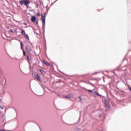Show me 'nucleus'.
Instances as JSON below:
<instances>
[{
	"mask_svg": "<svg viewBox=\"0 0 131 131\" xmlns=\"http://www.w3.org/2000/svg\"><path fill=\"white\" fill-rule=\"evenodd\" d=\"M19 29L21 31V33L23 35L25 38H26L28 40H29V37L27 34H26L25 30H22L21 29Z\"/></svg>",
	"mask_w": 131,
	"mask_h": 131,
	"instance_id": "1",
	"label": "nucleus"
},
{
	"mask_svg": "<svg viewBox=\"0 0 131 131\" xmlns=\"http://www.w3.org/2000/svg\"><path fill=\"white\" fill-rule=\"evenodd\" d=\"M19 2L21 5H22L24 3V5L27 6V5L29 3V2L28 0H21V1H19Z\"/></svg>",
	"mask_w": 131,
	"mask_h": 131,
	"instance_id": "2",
	"label": "nucleus"
},
{
	"mask_svg": "<svg viewBox=\"0 0 131 131\" xmlns=\"http://www.w3.org/2000/svg\"><path fill=\"white\" fill-rule=\"evenodd\" d=\"M34 75L38 81L40 82H42V80L41 79L40 77L38 74V73H35V74H34Z\"/></svg>",
	"mask_w": 131,
	"mask_h": 131,
	"instance_id": "3",
	"label": "nucleus"
},
{
	"mask_svg": "<svg viewBox=\"0 0 131 131\" xmlns=\"http://www.w3.org/2000/svg\"><path fill=\"white\" fill-rule=\"evenodd\" d=\"M41 19L43 22L42 25L43 26H44L45 24V14H44V16L41 14Z\"/></svg>",
	"mask_w": 131,
	"mask_h": 131,
	"instance_id": "4",
	"label": "nucleus"
},
{
	"mask_svg": "<svg viewBox=\"0 0 131 131\" xmlns=\"http://www.w3.org/2000/svg\"><path fill=\"white\" fill-rule=\"evenodd\" d=\"M39 70L42 75H44L46 74V72L43 70L41 69H39Z\"/></svg>",
	"mask_w": 131,
	"mask_h": 131,
	"instance_id": "5",
	"label": "nucleus"
},
{
	"mask_svg": "<svg viewBox=\"0 0 131 131\" xmlns=\"http://www.w3.org/2000/svg\"><path fill=\"white\" fill-rule=\"evenodd\" d=\"M43 62L46 65H47L48 66H50V64L48 62L46 61H45L44 60H43Z\"/></svg>",
	"mask_w": 131,
	"mask_h": 131,
	"instance_id": "6",
	"label": "nucleus"
},
{
	"mask_svg": "<svg viewBox=\"0 0 131 131\" xmlns=\"http://www.w3.org/2000/svg\"><path fill=\"white\" fill-rule=\"evenodd\" d=\"M72 95L71 94H69L67 96H65V98L70 99L72 97Z\"/></svg>",
	"mask_w": 131,
	"mask_h": 131,
	"instance_id": "7",
	"label": "nucleus"
},
{
	"mask_svg": "<svg viewBox=\"0 0 131 131\" xmlns=\"http://www.w3.org/2000/svg\"><path fill=\"white\" fill-rule=\"evenodd\" d=\"M36 20V18L34 16H33L31 17V21L32 22H34Z\"/></svg>",
	"mask_w": 131,
	"mask_h": 131,
	"instance_id": "8",
	"label": "nucleus"
},
{
	"mask_svg": "<svg viewBox=\"0 0 131 131\" xmlns=\"http://www.w3.org/2000/svg\"><path fill=\"white\" fill-rule=\"evenodd\" d=\"M106 105V107H109V104L108 102L105 103Z\"/></svg>",
	"mask_w": 131,
	"mask_h": 131,
	"instance_id": "9",
	"label": "nucleus"
},
{
	"mask_svg": "<svg viewBox=\"0 0 131 131\" xmlns=\"http://www.w3.org/2000/svg\"><path fill=\"white\" fill-rule=\"evenodd\" d=\"M20 45H21V49L23 50V44L21 42H20Z\"/></svg>",
	"mask_w": 131,
	"mask_h": 131,
	"instance_id": "10",
	"label": "nucleus"
},
{
	"mask_svg": "<svg viewBox=\"0 0 131 131\" xmlns=\"http://www.w3.org/2000/svg\"><path fill=\"white\" fill-rule=\"evenodd\" d=\"M28 46H26L25 47V48H26V50L27 51H29L28 49Z\"/></svg>",
	"mask_w": 131,
	"mask_h": 131,
	"instance_id": "11",
	"label": "nucleus"
},
{
	"mask_svg": "<svg viewBox=\"0 0 131 131\" xmlns=\"http://www.w3.org/2000/svg\"><path fill=\"white\" fill-rule=\"evenodd\" d=\"M23 52L24 56H25L26 54V53L24 50H23Z\"/></svg>",
	"mask_w": 131,
	"mask_h": 131,
	"instance_id": "12",
	"label": "nucleus"
},
{
	"mask_svg": "<svg viewBox=\"0 0 131 131\" xmlns=\"http://www.w3.org/2000/svg\"><path fill=\"white\" fill-rule=\"evenodd\" d=\"M87 91L89 92H93L91 90H88Z\"/></svg>",
	"mask_w": 131,
	"mask_h": 131,
	"instance_id": "13",
	"label": "nucleus"
},
{
	"mask_svg": "<svg viewBox=\"0 0 131 131\" xmlns=\"http://www.w3.org/2000/svg\"><path fill=\"white\" fill-rule=\"evenodd\" d=\"M6 130L5 129H0V131H6Z\"/></svg>",
	"mask_w": 131,
	"mask_h": 131,
	"instance_id": "14",
	"label": "nucleus"
},
{
	"mask_svg": "<svg viewBox=\"0 0 131 131\" xmlns=\"http://www.w3.org/2000/svg\"><path fill=\"white\" fill-rule=\"evenodd\" d=\"M27 59H28V60H29V58L28 56V55H27Z\"/></svg>",
	"mask_w": 131,
	"mask_h": 131,
	"instance_id": "15",
	"label": "nucleus"
},
{
	"mask_svg": "<svg viewBox=\"0 0 131 131\" xmlns=\"http://www.w3.org/2000/svg\"><path fill=\"white\" fill-rule=\"evenodd\" d=\"M99 117L100 118V117H101V116H102V115L101 114H99Z\"/></svg>",
	"mask_w": 131,
	"mask_h": 131,
	"instance_id": "16",
	"label": "nucleus"
},
{
	"mask_svg": "<svg viewBox=\"0 0 131 131\" xmlns=\"http://www.w3.org/2000/svg\"><path fill=\"white\" fill-rule=\"evenodd\" d=\"M95 94H96L98 96H100V94H98L96 92H95Z\"/></svg>",
	"mask_w": 131,
	"mask_h": 131,
	"instance_id": "17",
	"label": "nucleus"
},
{
	"mask_svg": "<svg viewBox=\"0 0 131 131\" xmlns=\"http://www.w3.org/2000/svg\"><path fill=\"white\" fill-rule=\"evenodd\" d=\"M37 16H40V14H39V13H37Z\"/></svg>",
	"mask_w": 131,
	"mask_h": 131,
	"instance_id": "18",
	"label": "nucleus"
},
{
	"mask_svg": "<svg viewBox=\"0 0 131 131\" xmlns=\"http://www.w3.org/2000/svg\"><path fill=\"white\" fill-rule=\"evenodd\" d=\"M9 31L10 32H13L12 30L11 29L9 30Z\"/></svg>",
	"mask_w": 131,
	"mask_h": 131,
	"instance_id": "19",
	"label": "nucleus"
},
{
	"mask_svg": "<svg viewBox=\"0 0 131 131\" xmlns=\"http://www.w3.org/2000/svg\"><path fill=\"white\" fill-rule=\"evenodd\" d=\"M128 87L129 90L131 91V88L130 86H129Z\"/></svg>",
	"mask_w": 131,
	"mask_h": 131,
	"instance_id": "20",
	"label": "nucleus"
},
{
	"mask_svg": "<svg viewBox=\"0 0 131 131\" xmlns=\"http://www.w3.org/2000/svg\"><path fill=\"white\" fill-rule=\"evenodd\" d=\"M79 99H80V101H81V98L80 97H79Z\"/></svg>",
	"mask_w": 131,
	"mask_h": 131,
	"instance_id": "21",
	"label": "nucleus"
},
{
	"mask_svg": "<svg viewBox=\"0 0 131 131\" xmlns=\"http://www.w3.org/2000/svg\"><path fill=\"white\" fill-rule=\"evenodd\" d=\"M23 24H24V25H27V24L26 23H23Z\"/></svg>",
	"mask_w": 131,
	"mask_h": 131,
	"instance_id": "22",
	"label": "nucleus"
},
{
	"mask_svg": "<svg viewBox=\"0 0 131 131\" xmlns=\"http://www.w3.org/2000/svg\"><path fill=\"white\" fill-rule=\"evenodd\" d=\"M2 109H3V107H0Z\"/></svg>",
	"mask_w": 131,
	"mask_h": 131,
	"instance_id": "23",
	"label": "nucleus"
},
{
	"mask_svg": "<svg viewBox=\"0 0 131 131\" xmlns=\"http://www.w3.org/2000/svg\"><path fill=\"white\" fill-rule=\"evenodd\" d=\"M6 131H11L9 130H6Z\"/></svg>",
	"mask_w": 131,
	"mask_h": 131,
	"instance_id": "24",
	"label": "nucleus"
}]
</instances>
